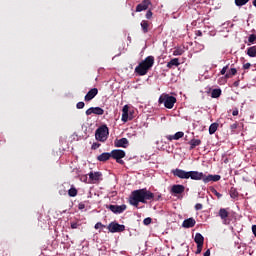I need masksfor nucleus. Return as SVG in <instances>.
I'll return each instance as SVG.
<instances>
[{"label": "nucleus", "instance_id": "24", "mask_svg": "<svg viewBox=\"0 0 256 256\" xmlns=\"http://www.w3.org/2000/svg\"><path fill=\"white\" fill-rule=\"evenodd\" d=\"M247 55L249 57H256V46H252L247 49Z\"/></svg>", "mask_w": 256, "mask_h": 256}, {"label": "nucleus", "instance_id": "12", "mask_svg": "<svg viewBox=\"0 0 256 256\" xmlns=\"http://www.w3.org/2000/svg\"><path fill=\"white\" fill-rule=\"evenodd\" d=\"M114 147H122L123 149H127V147H129V140L127 138L116 139L114 141Z\"/></svg>", "mask_w": 256, "mask_h": 256}, {"label": "nucleus", "instance_id": "29", "mask_svg": "<svg viewBox=\"0 0 256 256\" xmlns=\"http://www.w3.org/2000/svg\"><path fill=\"white\" fill-rule=\"evenodd\" d=\"M183 53H185V50H183V48H175V50L173 51V55L175 57H179L181 56Z\"/></svg>", "mask_w": 256, "mask_h": 256}, {"label": "nucleus", "instance_id": "23", "mask_svg": "<svg viewBox=\"0 0 256 256\" xmlns=\"http://www.w3.org/2000/svg\"><path fill=\"white\" fill-rule=\"evenodd\" d=\"M140 25L142 27L143 33L149 32V22H147L146 20H143Z\"/></svg>", "mask_w": 256, "mask_h": 256}, {"label": "nucleus", "instance_id": "44", "mask_svg": "<svg viewBox=\"0 0 256 256\" xmlns=\"http://www.w3.org/2000/svg\"><path fill=\"white\" fill-rule=\"evenodd\" d=\"M203 256H211V251H210V250H207V251L203 254Z\"/></svg>", "mask_w": 256, "mask_h": 256}, {"label": "nucleus", "instance_id": "11", "mask_svg": "<svg viewBox=\"0 0 256 256\" xmlns=\"http://www.w3.org/2000/svg\"><path fill=\"white\" fill-rule=\"evenodd\" d=\"M98 93H99V90L97 88L90 89L89 92L85 95L84 101L86 102L92 101V99H95V97H97Z\"/></svg>", "mask_w": 256, "mask_h": 256}, {"label": "nucleus", "instance_id": "32", "mask_svg": "<svg viewBox=\"0 0 256 256\" xmlns=\"http://www.w3.org/2000/svg\"><path fill=\"white\" fill-rule=\"evenodd\" d=\"M248 41H249V43H255V41H256V36H255V34H251V35L249 36V38H248Z\"/></svg>", "mask_w": 256, "mask_h": 256}, {"label": "nucleus", "instance_id": "17", "mask_svg": "<svg viewBox=\"0 0 256 256\" xmlns=\"http://www.w3.org/2000/svg\"><path fill=\"white\" fill-rule=\"evenodd\" d=\"M123 123H127L129 121V106L125 105L122 109V118Z\"/></svg>", "mask_w": 256, "mask_h": 256}, {"label": "nucleus", "instance_id": "16", "mask_svg": "<svg viewBox=\"0 0 256 256\" xmlns=\"http://www.w3.org/2000/svg\"><path fill=\"white\" fill-rule=\"evenodd\" d=\"M219 217L220 219H222L224 225H227V223H229L227 222V217H229V212L227 211V209L221 208L219 210Z\"/></svg>", "mask_w": 256, "mask_h": 256}, {"label": "nucleus", "instance_id": "18", "mask_svg": "<svg viewBox=\"0 0 256 256\" xmlns=\"http://www.w3.org/2000/svg\"><path fill=\"white\" fill-rule=\"evenodd\" d=\"M185 135L183 132H177L174 135L167 136L168 141H179V139H182V137Z\"/></svg>", "mask_w": 256, "mask_h": 256}, {"label": "nucleus", "instance_id": "6", "mask_svg": "<svg viewBox=\"0 0 256 256\" xmlns=\"http://www.w3.org/2000/svg\"><path fill=\"white\" fill-rule=\"evenodd\" d=\"M110 157H112V159H115L116 162H118L120 165H124L125 162L122 160L125 157V151L123 150H119V149H115L110 153Z\"/></svg>", "mask_w": 256, "mask_h": 256}, {"label": "nucleus", "instance_id": "21", "mask_svg": "<svg viewBox=\"0 0 256 256\" xmlns=\"http://www.w3.org/2000/svg\"><path fill=\"white\" fill-rule=\"evenodd\" d=\"M179 58H174L170 62L167 63L168 69H171L173 67H179Z\"/></svg>", "mask_w": 256, "mask_h": 256}, {"label": "nucleus", "instance_id": "41", "mask_svg": "<svg viewBox=\"0 0 256 256\" xmlns=\"http://www.w3.org/2000/svg\"><path fill=\"white\" fill-rule=\"evenodd\" d=\"M78 209H80V210L85 209V204L80 203V204L78 205Z\"/></svg>", "mask_w": 256, "mask_h": 256}, {"label": "nucleus", "instance_id": "30", "mask_svg": "<svg viewBox=\"0 0 256 256\" xmlns=\"http://www.w3.org/2000/svg\"><path fill=\"white\" fill-rule=\"evenodd\" d=\"M249 3V0H235V5L237 7H243V5H247Z\"/></svg>", "mask_w": 256, "mask_h": 256}, {"label": "nucleus", "instance_id": "45", "mask_svg": "<svg viewBox=\"0 0 256 256\" xmlns=\"http://www.w3.org/2000/svg\"><path fill=\"white\" fill-rule=\"evenodd\" d=\"M249 67H251V64H250V63L244 64V69H249Z\"/></svg>", "mask_w": 256, "mask_h": 256}, {"label": "nucleus", "instance_id": "1", "mask_svg": "<svg viewBox=\"0 0 256 256\" xmlns=\"http://www.w3.org/2000/svg\"><path fill=\"white\" fill-rule=\"evenodd\" d=\"M153 197H155V194L151 191H147V189L135 190L130 197V205L138 207L139 203H147V201H151Z\"/></svg>", "mask_w": 256, "mask_h": 256}, {"label": "nucleus", "instance_id": "35", "mask_svg": "<svg viewBox=\"0 0 256 256\" xmlns=\"http://www.w3.org/2000/svg\"><path fill=\"white\" fill-rule=\"evenodd\" d=\"M76 107L77 109H83L85 107V102H78Z\"/></svg>", "mask_w": 256, "mask_h": 256}, {"label": "nucleus", "instance_id": "28", "mask_svg": "<svg viewBox=\"0 0 256 256\" xmlns=\"http://www.w3.org/2000/svg\"><path fill=\"white\" fill-rule=\"evenodd\" d=\"M69 197H77V188L75 186H71L68 190Z\"/></svg>", "mask_w": 256, "mask_h": 256}, {"label": "nucleus", "instance_id": "2", "mask_svg": "<svg viewBox=\"0 0 256 256\" xmlns=\"http://www.w3.org/2000/svg\"><path fill=\"white\" fill-rule=\"evenodd\" d=\"M188 179H192L193 181H203V183H217V181H221V175H205L203 172L199 171H188Z\"/></svg>", "mask_w": 256, "mask_h": 256}, {"label": "nucleus", "instance_id": "8", "mask_svg": "<svg viewBox=\"0 0 256 256\" xmlns=\"http://www.w3.org/2000/svg\"><path fill=\"white\" fill-rule=\"evenodd\" d=\"M172 174L174 177H178L179 179H189V172L179 168L172 170Z\"/></svg>", "mask_w": 256, "mask_h": 256}, {"label": "nucleus", "instance_id": "19", "mask_svg": "<svg viewBox=\"0 0 256 256\" xmlns=\"http://www.w3.org/2000/svg\"><path fill=\"white\" fill-rule=\"evenodd\" d=\"M88 175L91 181H99V179H101L102 174L101 172H90Z\"/></svg>", "mask_w": 256, "mask_h": 256}, {"label": "nucleus", "instance_id": "36", "mask_svg": "<svg viewBox=\"0 0 256 256\" xmlns=\"http://www.w3.org/2000/svg\"><path fill=\"white\" fill-rule=\"evenodd\" d=\"M151 221H152V219H151L150 217H148V218H145V219L143 220V223H144L145 225H151Z\"/></svg>", "mask_w": 256, "mask_h": 256}, {"label": "nucleus", "instance_id": "27", "mask_svg": "<svg viewBox=\"0 0 256 256\" xmlns=\"http://www.w3.org/2000/svg\"><path fill=\"white\" fill-rule=\"evenodd\" d=\"M191 149H195V147H199L201 145V140L199 139H192L190 141Z\"/></svg>", "mask_w": 256, "mask_h": 256}, {"label": "nucleus", "instance_id": "38", "mask_svg": "<svg viewBox=\"0 0 256 256\" xmlns=\"http://www.w3.org/2000/svg\"><path fill=\"white\" fill-rule=\"evenodd\" d=\"M227 69H229V66H224L221 70V75H225V73H227Z\"/></svg>", "mask_w": 256, "mask_h": 256}, {"label": "nucleus", "instance_id": "26", "mask_svg": "<svg viewBox=\"0 0 256 256\" xmlns=\"http://www.w3.org/2000/svg\"><path fill=\"white\" fill-rule=\"evenodd\" d=\"M218 127H219V124H217V123H212V124L210 125V127H209V134H210V135H213V134L217 131Z\"/></svg>", "mask_w": 256, "mask_h": 256}, {"label": "nucleus", "instance_id": "43", "mask_svg": "<svg viewBox=\"0 0 256 256\" xmlns=\"http://www.w3.org/2000/svg\"><path fill=\"white\" fill-rule=\"evenodd\" d=\"M77 227H78V224H77V223H72V224H71V228H72V229H77Z\"/></svg>", "mask_w": 256, "mask_h": 256}, {"label": "nucleus", "instance_id": "34", "mask_svg": "<svg viewBox=\"0 0 256 256\" xmlns=\"http://www.w3.org/2000/svg\"><path fill=\"white\" fill-rule=\"evenodd\" d=\"M103 227H105V225H103V223H101V222H97V223L95 224V226H94L95 229H101V228H103Z\"/></svg>", "mask_w": 256, "mask_h": 256}, {"label": "nucleus", "instance_id": "31", "mask_svg": "<svg viewBox=\"0 0 256 256\" xmlns=\"http://www.w3.org/2000/svg\"><path fill=\"white\" fill-rule=\"evenodd\" d=\"M231 75H237V69L231 68V69H230V73H227V74L225 75V77H226L227 79H229V77H231Z\"/></svg>", "mask_w": 256, "mask_h": 256}, {"label": "nucleus", "instance_id": "47", "mask_svg": "<svg viewBox=\"0 0 256 256\" xmlns=\"http://www.w3.org/2000/svg\"><path fill=\"white\" fill-rule=\"evenodd\" d=\"M198 35H201V31H198Z\"/></svg>", "mask_w": 256, "mask_h": 256}, {"label": "nucleus", "instance_id": "42", "mask_svg": "<svg viewBox=\"0 0 256 256\" xmlns=\"http://www.w3.org/2000/svg\"><path fill=\"white\" fill-rule=\"evenodd\" d=\"M232 115H233L234 117H237V115H239V110H234V111L232 112Z\"/></svg>", "mask_w": 256, "mask_h": 256}, {"label": "nucleus", "instance_id": "14", "mask_svg": "<svg viewBox=\"0 0 256 256\" xmlns=\"http://www.w3.org/2000/svg\"><path fill=\"white\" fill-rule=\"evenodd\" d=\"M185 192V186L177 184L173 185L171 188V193H174L175 195H181V193Z\"/></svg>", "mask_w": 256, "mask_h": 256}, {"label": "nucleus", "instance_id": "22", "mask_svg": "<svg viewBox=\"0 0 256 256\" xmlns=\"http://www.w3.org/2000/svg\"><path fill=\"white\" fill-rule=\"evenodd\" d=\"M97 159H98V161H109V159H111V154L104 152V153L100 154L97 157Z\"/></svg>", "mask_w": 256, "mask_h": 256}, {"label": "nucleus", "instance_id": "20", "mask_svg": "<svg viewBox=\"0 0 256 256\" xmlns=\"http://www.w3.org/2000/svg\"><path fill=\"white\" fill-rule=\"evenodd\" d=\"M194 241L197 245H203L205 238L203 235H201V233H196Z\"/></svg>", "mask_w": 256, "mask_h": 256}, {"label": "nucleus", "instance_id": "7", "mask_svg": "<svg viewBox=\"0 0 256 256\" xmlns=\"http://www.w3.org/2000/svg\"><path fill=\"white\" fill-rule=\"evenodd\" d=\"M107 229L110 233H123L125 231V225L119 224L117 222H111Z\"/></svg>", "mask_w": 256, "mask_h": 256}, {"label": "nucleus", "instance_id": "46", "mask_svg": "<svg viewBox=\"0 0 256 256\" xmlns=\"http://www.w3.org/2000/svg\"><path fill=\"white\" fill-rule=\"evenodd\" d=\"M253 5H254V7H256V0H253Z\"/></svg>", "mask_w": 256, "mask_h": 256}, {"label": "nucleus", "instance_id": "40", "mask_svg": "<svg viewBox=\"0 0 256 256\" xmlns=\"http://www.w3.org/2000/svg\"><path fill=\"white\" fill-rule=\"evenodd\" d=\"M151 17H153V12H151V10H149V11L146 13V19H151Z\"/></svg>", "mask_w": 256, "mask_h": 256}, {"label": "nucleus", "instance_id": "39", "mask_svg": "<svg viewBox=\"0 0 256 256\" xmlns=\"http://www.w3.org/2000/svg\"><path fill=\"white\" fill-rule=\"evenodd\" d=\"M212 193H214V195H216V197H218V199H221V197H222L221 193L217 192L215 189L212 190Z\"/></svg>", "mask_w": 256, "mask_h": 256}, {"label": "nucleus", "instance_id": "25", "mask_svg": "<svg viewBox=\"0 0 256 256\" xmlns=\"http://www.w3.org/2000/svg\"><path fill=\"white\" fill-rule=\"evenodd\" d=\"M211 97H212V99H217V98L221 97V89L212 90Z\"/></svg>", "mask_w": 256, "mask_h": 256}, {"label": "nucleus", "instance_id": "9", "mask_svg": "<svg viewBox=\"0 0 256 256\" xmlns=\"http://www.w3.org/2000/svg\"><path fill=\"white\" fill-rule=\"evenodd\" d=\"M105 113V110L101 107H90L86 110V115H103Z\"/></svg>", "mask_w": 256, "mask_h": 256}, {"label": "nucleus", "instance_id": "5", "mask_svg": "<svg viewBox=\"0 0 256 256\" xmlns=\"http://www.w3.org/2000/svg\"><path fill=\"white\" fill-rule=\"evenodd\" d=\"M95 137L97 141L105 143V141H107V138L109 137V128L106 125L99 127L96 130Z\"/></svg>", "mask_w": 256, "mask_h": 256}, {"label": "nucleus", "instance_id": "4", "mask_svg": "<svg viewBox=\"0 0 256 256\" xmlns=\"http://www.w3.org/2000/svg\"><path fill=\"white\" fill-rule=\"evenodd\" d=\"M158 103H163L166 109H173V107L177 103V98H175V96H170L169 94H162L159 97Z\"/></svg>", "mask_w": 256, "mask_h": 256}, {"label": "nucleus", "instance_id": "33", "mask_svg": "<svg viewBox=\"0 0 256 256\" xmlns=\"http://www.w3.org/2000/svg\"><path fill=\"white\" fill-rule=\"evenodd\" d=\"M203 251V244H197L196 255H199Z\"/></svg>", "mask_w": 256, "mask_h": 256}, {"label": "nucleus", "instance_id": "37", "mask_svg": "<svg viewBox=\"0 0 256 256\" xmlns=\"http://www.w3.org/2000/svg\"><path fill=\"white\" fill-rule=\"evenodd\" d=\"M195 209H196V211H201V209H203V204L197 203V204L195 205Z\"/></svg>", "mask_w": 256, "mask_h": 256}, {"label": "nucleus", "instance_id": "3", "mask_svg": "<svg viewBox=\"0 0 256 256\" xmlns=\"http://www.w3.org/2000/svg\"><path fill=\"white\" fill-rule=\"evenodd\" d=\"M155 65V57L148 56L135 68V73L143 77L146 73H149V69Z\"/></svg>", "mask_w": 256, "mask_h": 256}, {"label": "nucleus", "instance_id": "13", "mask_svg": "<svg viewBox=\"0 0 256 256\" xmlns=\"http://www.w3.org/2000/svg\"><path fill=\"white\" fill-rule=\"evenodd\" d=\"M108 209H110V211H112V213H116V214H121L123 213V211H125V209H127V206L125 204L123 205H110L108 207Z\"/></svg>", "mask_w": 256, "mask_h": 256}, {"label": "nucleus", "instance_id": "15", "mask_svg": "<svg viewBox=\"0 0 256 256\" xmlns=\"http://www.w3.org/2000/svg\"><path fill=\"white\" fill-rule=\"evenodd\" d=\"M195 223H197V221H195L194 218H188L183 221L182 227H184V229H191V227H195Z\"/></svg>", "mask_w": 256, "mask_h": 256}, {"label": "nucleus", "instance_id": "10", "mask_svg": "<svg viewBox=\"0 0 256 256\" xmlns=\"http://www.w3.org/2000/svg\"><path fill=\"white\" fill-rule=\"evenodd\" d=\"M149 5H151V0H144L136 6V12L141 13V11H147V9H149Z\"/></svg>", "mask_w": 256, "mask_h": 256}]
</instances>
